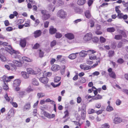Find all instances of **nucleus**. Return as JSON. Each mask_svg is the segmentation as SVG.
<instances>
[{
	"instance_id": "nucleus-37",
	"label": "nucleus",
	"mask_w": 128,
	"mask_h": 128,
	"mask_svg": "<svg viewBox=\"0 0 128 128\" xmlns=\"http://www.w3.org/2000/svg\"><path fill=\"white\" fill-rule=\"evenodd\" d=\"M62 34L59 32H56V33L55 37L56 38H60L62 36Z\"/></svg>"
},
{
	"instance_id": "nucleus-19",
	"label": "nucleus",
	"mask_w": 128,
	"mask_h": 128,
	"mask_svg": "<svg viewBox=\"0 0 128 128\" xmlns=\"http://www.w3.org/2000/svg\"><path fill=\"white\" fill-rule=\"evenodd\" d=\"M57 30L56 28H54L52 26H51L49 30L50 33L51 34H53L56 32Z\"/></svg>"
},
{
	"instance_id": "nucleus-5",
	"label": "nucleus",
	"mask_w": 128,
	"mask_h": 128,
	"mask_svg": "<svg viewBox=\"0 0 128 128\" xmlns=\"http://www.w3.org/2000/svg\"><path fill=\"white\" fill-rule=\"evenodd\" d=\"M66 12L62 10H59L57 13V16L61 18H64L66 16Z\"/></svg>"
},
{
	"instance_id": "nucleus-18",
	"label": "nucleus",
	"mask_w": 128,
	"mask_h": 128,
	"mask_svg": "<svg viewBox=\"0 0 128 128\" xmlns=\"http://www.w3.org/2000/svg\"><path fill=\"white\" fill-rule=\"evenodd\" d=\"M86 2V0H78L77 3L78 5L81 6L83 5Z\"/></svg>"
},
{
	"instance_id": "nucleus-52",
	"label": "nucleus",
	"mask_w": 128,
	"mask_h": 128,
	"mask_svg": "<svg viewBox=\"0 0 128 128\" xmlns=\"http://www.w3.org/2000/svg\"><path fill=\"white\" fill-rule=\"evenodd\" d=\"M40 46V44L37 43L35 44L34 46L33 47V48L35 49H37Z\"/></svg>"
},
{
	"instance_id": "nucleus-55",
	"label": "nucleus",
	"mask_w": 128,
	"mask_h": 128,
	"mask_svg": "<svg viewBox=\"0 0 128 128\" xmlns=\"http://www.w3.org/2000/svg\"><path fill=\"white\" fill-rule=\"evenodd\" d=\"M26 91L27 92H29L32 91L33 90L30 87H29L26 89Z\"/></svg>"
},
{
	"instance_id": "nucleus-34",
	"label": "nucleus",
	"mask_w": 128,
	"mask_h": 128,
	"mask_svg": "<svg viewBox=\"0 0 128 128\" xmlns=\"http://www.w3.org/2000/svg\"><path fill=\"white\" fill-rule=\"evenodd\" d=\"M122 38V35L120 34L115 35L114 36V38L117 40L121 39Z\"/></svg>"
},
{
	"instance_id": "nucleus-29",
	"label": "nucleus",
	"mask_w": 128,
	"mask_h": 128,
	"mask_svg": "<svg viewBox=\"0 0 128 128\" xmlns=\"http://www.w3.org/2000/svg\"><path fill=\"white\" fill-rule=\"evenodd\" d=\"M44 116L47 118H51V115L46 111L44 112Z\"/></svg>"
},
{
	"instance_id": "nucleus-44",
	"label": "nucleus",
	"mask_w": 128,
	"mask_h": 128,
	"mask_svg": "<svg viewBox=\"0 0 128 128\" xmlns=\"http://www.w3.org/2000/svg\"><path fill=\"white\" fill-rule=\"evenodd\" d=\"M88 4L89 6H90L93 3L94 0H88Z\"/></svg>"
},
{
	"instance_id": "nucleus-33",
	"label": "nucleus",
	"mask_w": 128,
	"mask_h": 128,
	"mask_svg": "<svg viewBox=\"0 0 128 128\" xmlns=\"http://www.w3.org/2000/svg\"><path fill=\"white\" fill-rule=\"evenodd\" d=\"M1 78L2 79L4 82H9V80H8V78L7 76H6L4 75Z\"/></svg>"
},
{
	"instance_id": "nucleus-39",
	"label": "nucleus",
	"mask_w": 128,
	"mask_h": 128,
	"mask_svg": "<svg viewBox=\"0 0 128 128\" xmlns=\"http://www.w3.org/2000/svg\"><path fill=\"white\" fill-rule=\"evenodd\" d=\"M44 96V94L42 92L38 93L37 94V96L39 98H42Z\"/></svg>"
},
{
	"instance_id": "nucleus-9",
	"label": "nucleus",
	"mask_w": 128,
	"mask_h": 128,
	"mask_svg": "<svg viewBox=\"0 0 128 128\" xmlns=\"http://www.w3.org/2000/svg\"><path fill=\"white\" fill-rule=\"evenodd\" d=\"M30 102L26 103L24 107V110L28 111L30 108Z\"/></svg>"
},
{
	"instance_id": "nucleus-16",
	"label": "nucleus",
	"mask_w": 128,
	"mask_h": 128,
	"mask_svg": "<svg viewBox=\"0 0 128 128\" xmlns=\"http://www.w3.org/2000/svg\"><path fill=\"white\" fill-rule=\"evenodd\" d=\"M20 82L21 81L20 80H16L14 82V87H18L19 86Z\"/></svg>"
},
{
	"instance_id": "nucleus-1",
	"label": "nucleus",
	"mask_w": 128,
	"mask_h": 128,
	"mask_svg": "<svg viewBox=\"0 0 128 128\" xmlns=\"http://www.w3.org/2000/svg\"><path fill=\"white\" fill-rule=\"evenodd\" d=\"M2 45L4 46H8L5 48L6 50L10 54H12L14 55V57L15 58H18V54H19V52L13 50L11 46L8 45V44L7 42H3Z\"/></svg>"
},
{
	"instance_id": "nucleus-21",
	"label": "nucleus",
	"mask_w": 128,
	"mask_h": 128,
	"mask_svg": "<svg viewBox=\"0 0 128 128\" xmlns=\"http://www.w3.org/2000/svg\"><path fill=\"white\" fill-rule=\"evenodd\" d=\"M27 71L28 72V73L32 74H36L37 73L32 68H28L27 69Z\"/></svg>"
},
{
	"instance_id": "nucleus-56",
	"label": "nucleus",
	"mask_w": 128,
	"mask_h": 128,
	"mask_svg": "<svg viewBox=\"0 0 128 128\" xmlns=\"http://www.w3.org/2000/svg\"><path fill=\"white\" fill-rule=\"evenodd\" d=\"M13 28L9 26L7 27L6 28V30L8 32H10L12 30Z\"/></svg>"
},
{
	"instance_id": "nucleus-63",
	"label": "nucleus",
	"mask_w": 128,
	"mask_h": 128,
	"mask_svg": "<svg viewBox=\"0 0 128 128\" xmlns=\"http://www.w3.org/2000/svg\"><path fill=\"white\" fill-rule=\"evenodd\" d=\"M4 23L6 26H8L9 25L10 23L8 21V20H6L5 21Z\"/></svg>"
},
{
	"instance_id": "nucleus-10",
	"label": "nucleus",
	"mask_w": 128,
	"mask_h": 128,
	"mask_svg": "<svg viewBox=\"0 0 128 128\" xmlns=\"http://www.w3.org/2000/svg\"><path fill=\"white\" fill-rule=\"evenodd\" d=\"M122 119L118 117H115L113 120V123L115 124H118L122 122Z\"/></svg>"
},
{
	"instance_id": "nucleus-30",
	"label": "nucleus",
	"mask_w": 128,
	"mask_h": 128,
	"mask_svg": "<svg viewBox=\"0 0 128 128\" xmlns=\"http://www.w3.org/2000/svg\"><path fill=\"white\" fill-rule=\"evenodd\" d=\"M84 14L85 15L86 18H90V15L89 10H87L85 12Z\"/></svg>"
},
{
	"instance_id": "nucleus-20",
	"label": "nucleus",
	"mask_w": 128,
	"mask_h": 128,
	"mask_svg": "<svg viewBox=\"0 0 128 128\" xmlns=\"http://www.w3.org/2000/svg\"><path fill=\"white\" fill-rule=\"evenodd\" d=\"M88 52L84 50H82L80 53V56L84 57L87 54Z\"/></svg>"
},
{
	"instance_id": "nucleus-25",
	"label": "nucleus",
	"mask_w": 128,
	"mask_h": 128,
	"mask_svg": "<svg viewBox=\"0 0 128 128\" xmlns=\"http://www.w3.org/2000/svg\"><path fill=\"white\" fill-rule=\"evenodd\" d=\"M86 112L83 110L81 112V117L82 119H84L86 117Z\"/></svg>"
},
{
	"instance_id": "nucleus-24",
	"label": "nucleus",
	"mask_w": 128,
	"mask_h": 128,
	"mask_svg": "<svg viewBox=\"0 0 128 128\" xmlns=\"http://www.w3.org/2000/svg\"><path fill=\"white\" fill-rule=\"evenodd\" d=\"M74 10L75 12L78 14H81L83 12L82 10V9L76 8H75Z\"/></svg>"
},
{
	"instance_id": "nucleus-26",
	"label": "nucleus",
	"mask_w": 128,
	"mask_h": 128,
	"mask_svg": "<svg viewBox=\"0 0 128 128\" xmlns=\"http://www.w3.org/2000/svg\"><path fill=\"white\" fill-rule=\"evenodd\" d=\"M109 75L110 76L113 78L115 79L116 78V75L114 72H112L111 73H110Z\"/></svg>"
},
{
	"instance_id": "nucleus-15",
	"label": "nucleus",
	"mask_w": 128,
	"mask_h": 128,
	"mask_svg": "<svg viewBox=\"0 0 128 128\" xmlns=\"http://www.w3.org/2000/svg\"><path fill=\"white\" fill-rule=\"evenodd\" d=\"M60 69V67L59 65H55L52 66L51 68L52 70L53 71H56Z\"/></svg>"
},
{
	"instance_id": "nucleus-11",
	"label": "nucleus",
	"mask_w": 128,
	"mask_h": 128,
	"mask_svg": "<svg viewBox=\"0 0 128 128\" xmlns=\"http://www.w3.org/2000/svg\"><path fill=\"white\" fill-rule=\"evenodd\" d=\"M42 32L40 30H36L34 33V36L35 38H38L41 35Z\"/></svg>"
},
{
	"instance_id": "nucleus-64",
	"label": "nucleus",
	"mask_w": 128,
	"mask_h": 128,
	"mask_svg": "<svg viewBox=\"0 0 128 128\" xmlns=\"http://www.w3.org/2000/svg\"><path fill=\"white\" fill-rule=\"evenodd\" d=\"M93 62L92 61L89 60H87L86 62V63L88 64H92L93 63Z\"/></svg>"
},
{
	"instance_id": "nucleus-2",
	"label": "nucleus",
	"mask_w": 128,
	"mask_h": 128,
	"mask_svg": "<svg viewBox=\"0 0 128 128\" xmlns=\"http://www.w3.org/2000/svg\"><path fill=\"white\" fill-rule=\"evenodd\" d=\"M41 14H42V18L43 20H46L49 18L50 16V14L45 10H40Z\"/></svg>"
},
{
	"instance_id": "nucleus-12",
	"label": "nucleus",
	"mask_w": 128,
	"mask_h": 128,
	"mask_svg": "<svg viewBox=\"0 0 128 128\" xmlns=\"http://www.w3.org/2000/svg\"><path fill=\"white\" fill-rule=\"evenodd\" d=\"M65 37L69 40H72L74 38V35L72 33H69L65 34Z\"/></svg>"
},
{
	"instance_id": "nucleus-53",
	"label": "nucleus",
	"mask_w": 128,
	"mask_h": 128,
	"mask_svg": "<svg viewBox=\"0 0 128 128\" xmlns=\"http://www.w3.org/2000/svg\"><path fill=\"white\" fill-rule=\"evenodd\" d=\"M58 4L60 6L64 4V2L62 0H58Z\"/></svg>"
},
{
	"instance_id": "nucleus-61",
	"label": "nucleus",
	"mask_w": 128,
	"mask_h": 128,
	"mask_svg": "<svg viewBox=\"0 0 128 128\" xmlns=\"http://www.w3.org/2000/svg\"><path fill=\"white\" fill-rule=\"evenodd\" d=\"M4 98L6 99V100L8 102H9L10 100L7 94H6L4 96Z\"/></svg>"
},
{
	"instance_id": "nucleus-13",
	"label": "nucleus",
	"mask_w": 128,
	"mask_h": 128,
	"mask_svg": "<svg viewBox=\"0 0 128 128\" xmlns=\"http://www.w3.org/2000/svg\"><path fill=\"white\" fill-rule=\"evenodd\" d=\"M40 80L44 84H46L48 82V79L46 77L40 78Z\"/></svg>"
},
{
	"instance_id": "nucleus-40",
	"label": "nucleus",
	"mask_w": 128,
	"mask_h": 128,
	"mask_svg": "<svg viewBox=\"0 0 128 128\" xmlns=\"http://www.w3.org/2000/svg\"><path fill=\"white\" fill-rule=\"evenodd\" d=\"M65 68V66H62V68L61 69L60 72L61 74L62 75H64V74Z\"/></svg>"
},
{
	"instance_id": "nucleus-47",
	"label": "nucleus",
	"mask_w": 128,
	"mask_h": 128,
	"mask_svg": "<svg viewBox=\"0 0 128 128\" xmlns=\"http://www.w3.org/2000/svg\"><path fill=\"white\" fill-rule=\"evenodd\" d=\"M102 127L103 128H109L110 126L107 124H105L102 126Z\"/></svg>"
},
{
	"instance_id": "nucleus-57",
	"label": "nucleus",
	"mask_w": 128,
	"mask_h": 128,
	"mask_svg": "<svg viewBox=\"0 0 128 128\" xmlns=\"http://www.w3.org/2000/svg\"><path fill=\"white\" fill-rule=\"evenodd\" d=\"M123 14L122 13H119L118 14V18L120 19H122V18L123 16Z\"/></svg>"
},
{
	"instance_id": "nucleus-35",
	"label": "nucleus",
	"mask_w": 128,
	"mask_h": 128,
	"mask_svg": "<svg viewBox=\"0 0 128 128\" xmlns=\"http://www.w3.org/2000/svg\"><path fill=\"white\" fill-rule=\"evenodd\" d=\"M56 42L55 40H54L50 43V46L52 48L56 45Z\"/></svg>"
},
{
	"instance_id": "nucleus-43",
	"label": "nucleus",
	"mask_w": 128,
	"mask_h": 128,
	"mask_svg": "<svg viewBox=\"0 0 128 128\" xmlns=\"http://www.w3.org/2000/svg\"><path fill=\"white\" fill-rule=\"evenodd\" d=\"M0 59L3 62H5L6 61V58L2 55H0Z\"/></svg>"
},
{
	"instance_id": "nucleus-36",
	"label": "nucleus",
	"mask_w": 128,
	"mask_h": 128,
	"mask_svg": "<svg viewBox=\"0 0 128 128\" xmlns=\"http://www.w3.org/2000/svg\"><path fill=\"white\" fill-rule=\"evenodd\" d=\"M22 59L24 60L26 62H29L31 61V59L26 57L24 56L22 57Z\"/></svg>"
},
{
	"instance_id": "nucleus-4",
	"label": "nucleus",
	"mask_w": 128,
	"mask_h": 128,
	"mask_svg": "<svg viewBox=\"0 0 128 128\" xmlns=\"http://www.w3.org/2000/svg\"><path fill=\"white\" fill-rule=\"evenodd\" d=\"M12 62L13 64H11V65L14 69H16V66L20 67L22 66V63L19 60H14Z\"/></svg>"
},
{
	"instance_id": "nucleus-17",
	"label": "nucleus",
	"mask_w": 128,
	"mask_h": 128,
	"mask_svg": "<svg viewBox=\"0 0 128 128\" xmlns=\"http://www.w3.org/2000/svg\"><path fill=\"white\" fill-rule=\"evenodd\" d=\"M78 53L77 52L74 54H70L68 56L69 58L73 60L76 57V54H78Z\"/></svg>"
},
{
	"instance_id": "nucleus-28",
	"label": "nucleus",
	"mask_w": 128,
	"mask_h": 128,
	"mask_svg": "<svg viewBox=\"0 0 128 128\" xmlns=\"http://www.w3.org/2000/svg\"><path fill=\"white\" fill-rule=\"evenodd\" d=\"M97 60V61L96 62V63L94 64L92 66H91V68H94L95 67L98 65V63H100V58H98Z\"/></svg>"
},
{
	"instance_id": "nucleus-38",
	"label": "nucleus",
	"mask_w": 128,
	"mask_h": 128,
	"mask_svg": "<svg viewBox=\"0 0 128 128\" xmlns=\"http://www.w3.org/2000/svg\"><path fill=\"white\" fill-rule=\"evenodd\" d=\"M53 6L51 4H50L48 5V8L50 10H51L52 8H53V9L52 10V12H53L54 11L55 8V6H54V7H53Z\"/></svg>"
},
{
	"instance_id": "nucleus-45",
	"label": "nucleus",
	"mask_w": 128,
	"mask_h": 128,
	"mask_svg": "<svg viewBox=\"0 0 128 128\" xmlns=\"http://www.w3.org/2000/svg\"><path fill=\"white\" fill-rule=\"evenodd\" d=\"M100 40L101 43H104L106 41L105 38L103 37H100Z\"/></svg>"
},
{
	"instance_id": "nucleus-46",
	"label": "nucleus",
	"mask_w": 128,
	"mask_h": 128,
	"mask_svg": "<svg viewBox=\"0 0 128 128\" xmlns=\"http://www.w3.org/2000/svg\"><path fill=\"white\" fill-rule=\"evenodd\" d=\"M124 61L122 58H120L118 59L117 61V62L120 64H122L124 63Z\"/></svg>"
},
{
	"instance_id": "nucleus-3",
	"label": "nucleus",
	"mask_w": 128,
	"mask_h": 128,
	"mask_svg": "<svg viewBox=\"0 0 128 128\" xmlns=\"http://www.w3.org/2000/svg\"><path fill=\"white\" fill-rule=\"evenodd\" d=\"M61 79V77L60 76H57L55 77L54 79V83L52 82L51 83V85L54 88L58 87L60 86L61 84V82H59L58 84H56L55 83L59 82Z\"/></svg>"
},
{
	"instance_id": "nucleus-48",
	"label": "nucleus",
	"mask_w": 128,
	"mask_h": 128,
	"mask_svg": "<svg viewBox=\"0 0 128 128\" xmlns=\"http://www.w3.org/2000/svg\"><path fill=\"white\" fill-rule=\"evenodd\" d=\"M84 68V70H85L90 69L91 68V66H90L85 65Z\"/></svg>"
},
{
	"instance_id": "nucleus-54",
	"label": "nucleus",
	"mask_w": 128,
	"mask_h": 128,
	"mask_svg": "<svg viewBox=\"0 0 128 128\" xmlns=\"http://www.w3.org/2000/svg\"><path fill=\"white\" fill-rule=\"evenodd\" d=\"M121 101L119 99H117L116 102V104L117 105H119L121 103Z\"/></svg>"
},
{
	"instance_id": "nucleus-27",
	"label": "nucleus",
	"mask_w": 128,
	"mask_h": 128,
	"mask_svg": "<svg viewBox=\"0 0 128 128\" xmlns=\"http://www.w3.org/2000/svg\"><path fill=\"white\" fill-rule=\"evenodd\" d=\"M32 83L33 85L36 86L38 85L39 84L38 82L35 78H34L32 79Z\"/></svg>"
},
{
	"instance_id": "nucleus-14",
	"label": "nucleus",
	"mask_w": 128,
	"mask_h": 128,
	"mask_svg": "<svg viewBox=\"0 0 128 128\" xmlns=\"http://www.w3.org/2000/svg\"><path fill=\"white\" fill-rule=\"evenodd\" d=\"M21 74L22 76L25 79L28 78L29 77V74L26 72H22Z\"/></svg>"
},
{
	"instance_id": "nucleus-41",
	"label": "nucleus",
	"mask_w": 128,
	"mask_h": 128,
	"mask_svg": "<svg viewBox=\"0 0 128 128\" xmlns=\"http://www.w3.org/2000/svg\"><path fill=\"white\" fill-rule=\"evenodd\" d=\"M106 110L107 111L110 112L113 110V108L112 106H108L107 107Z\"/></svg>"
},
{
	"instance_id": "nucleus-32",
	"label": "nucleus",
	"mask_w": 128,
	"mask_h": 128,
	"mask_svg": "<svg viewBox=\"0 0 128 128\" xmlns=\"http://www.w3.org/2000/svg\"><path fill=\"white\" fill-rule=\"evenodd\" d=\"M102 96L98 94L94 98H92V99L94 100H97L102 99Z\"/></svg>"
},
{
	"instance_id": "nucleus-51",
	"label": "nucleus",
	"mask_w": 128,
	"mask_h": 128,
	"mask_svg": "<svg viewBox=\"0 0 128 128\" xmlns=\"http://www.w3.org/2000/svg\"><path fill=\"white\" fill-rule=\"evenodd\" d=\"M118 8H120L119 6H116L115 8L116 11L118 13V14L120 12V11L119 10Z\"/></svg>"
},
{
	"instance_id": "nucleus-42",
	"label": "nucleus",
	"mask_w": 128,
	"mask_h": 128,
	"mask_svg": "<svg viewBox=\"0 0 128 128\" xmlns=\"http://www.w3.org/2000/svg\"><path fill=\"white\" fill-rule=\"evenodd\" d=\"M92 41L94 42H96L98 40V38L96 37H94L92 38Z\"/></svg>"
},
{
	"instance_id": "nucleus-50",
	"label": "nucleus",
	"mask_w": 128,
	"mask_h": 128,
	"mask_svg": "<svg viewBox=\"0 0 128 128\" xmlns=\"http://www.w3.org/2000/svg\"><path fill=\"white\" fill-rule=\"evenodd\" d=\"M26 94V92L24 91H22L19 92V96H20L22 97Z\"/></svg>"
},
{
	"instance_id": "nucleus-59",
	"label": "nucleus",
	"mask_w": 128,
	"mask_h": 128,
	"mask_svg": "<svg viewBox=\"0 0 128 128\" xmlns=\"http://www.w3.org/2000/svg\"><path fill=\"white\" fill-rule=\"evenodd\" d=\"M121 34L125 38L126 37V35L124 32L123 31H121Z\"/></svg>"
},
{
	"instance_id": "nucleus-62",
	"label": "nucleus",
	"mask_w": 128,
	"mask_h": 128,
	"mask_svg": "<svg viewBox=\"0 0 128 128\" xmlns=\"http://www.w3.org/2000/svg\"><path fill=\"white\" fill-rule=\"evenodd\" d=\"M8 88V86L6 84H5L4 85L3 88L4 90H6Z\"/></svg>"
},
{
	"instance_id": "nucleus-22",
	"label": "nucleus",
	"mask_w": 128,
	"mask_h": 128,
	"mask_svg": "<svg viewBox=\"0 0 128 128\" xmlns=\"http://www.w3.org/2000/svg\"><path fill=\"white\" fill-rule=\"evenodd\" d=\"M114 51L110 50L108 53V56L110 58H112L114 55Z\"/></svg>"
},
{
	"instance_id": "nucleus-7",
	"label": "nucleus",
	"mask_w": 128,
	"mask_h": 128,
	"mask_svg": "<svg viewBox=\"0 0 128 128\" xmlns=\"http://www.w3.org/2000/svg\"><path fill=\"white\" fill-rule=\"evenodd\" d=\"M88 52H90L92 53V54H90L89 55V58L90 60H94L96 58V56L95 55L93 54V53L96 52V51L94 50H88Z\"/></svg>"
},
{
	"instance_id": "nucleus-31",
	"label": "nucleus",
	"mask_w": 128,
	"mask_h": 128,
	"mask_svg": "<svg viewBox=\"0 0 128 128\" xmlns=\"http://www.w3.org/2000/svg\"><path fill=\"white\" fill-rule=\"evenodd\" d=\"M115 30V29L113 27L108 28L107 29V31L109 32H113Z\"/></svg>"
},
{
	"instance_id": "nucleus-6",
	"label": "nucleus",
	"mask_w": 128,
	"mask_h": 128,
	"mask_svg": "<svg viewBox=\"0 0 128 128\" xmlns=\"http://www.w3.org/2000/svg\"><path fill=\"white\" fill-rule=\"evenodd\" d=\"M92 34L91 33L89 32L86 34L84 38V39L85 41H88L90 40L92 38Z\"/></svg>"
},
{
	"instance_id": "nucleus-49",
	"label": "nucleus",
	"mask_w": 128,
	"mask_h": 128,
	"mask_svg": "<svg viewBox=\"0 0 128 128\" xmlns=\"http://www.w3.org/2000/svg\"><path fill=\"white\" fill-rule=\"evenodd\" d=\"M64 113L65 114V115L63 116V118H65L67 116H68V110H66L64 112Z\"/></svg>"
},
{
	"instance_id": "nucleus-8",
	"label": "nucleus",
	"mask_w": 128,
	"mask_h": 128,
	"mask_svg": "<svg viewBox=\"0 0 128 128\" xmlns=\"http://www.w3.org/2000/svg\"><path fill=\"white\" fill-rule=\"evenodd\" d=\"M26 44V38L21 39L20 41V45L22 48H24Z\"/></svg>"
},
{
	"instance_id": "nucleus-23",
	"label": "nucleus",
	"mask_w": 128,
	"mask_h": 128,
	"mask_svg": "<svg viewBox=\"0 0 128 128\" xmlns=\"http://www.w3.org/2000/svg\"><path fill=\"white\" fill-rule=\"evenodd\" d=\"M14 112L13 110L10 109L8 113V115L12 117L14 116Z\"/></svg>"
},
{
	"instance_id": "nucleus-60",
	"label": "nucleus",
	"mask_w": 128,
	"mask_h": 128,
	"mask_svg": "<svg viewBox=\"0 0 128 128\" xmlns=\"http://www.w3.org/2000/svg\"><path fill=\"white\" fill-rule=\"evenodd\" d=\"M49 22L48 21H46L44 22V26L45 28H47Z\"/></svg>"
},
{
	"instance_id": "nucleus-58",
	"label": "nucleus",
	"mask_w": 128,
	"mask_h": 128,
	"mask_svg": "<svg viewBox=\"0 0 128 128\" xmlns=\"http://www.w3.org/2000/svg\"><path fill=\"white\" fill-rule=\"evenodd\" d=\"M44 55L43 52L41 50H40V52H39V55L40 57H43Z\"/></svg>"
}]
</instances>
